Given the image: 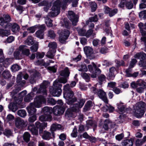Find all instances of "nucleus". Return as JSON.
<instances>
[{
  "label": "nucleus",
  "instance_id": "obj_1",
  "mask_svg": "<svg viewBox=\"0 0 146 146\" xmlns=\"http://www.w3.org/2000/svg\"><path fill=\"white\" fill-rule=\"evenodd\" d=\"M10 16L8 14H5L0 18V25L4 28L11 29L13 33L19 31L20 28L17 23H9L11 21Z\"/></svg>",
  "mask_w": 146,
  "mask_h": 146
},
{
  "label": "nucleus",
  "instance_id": "obj_2",
  "mask_svg": "<svg viewBox=\"0 0 146 146\" xmlns=\"http://www.w3.org/2000/svg\"><path fill=\"white\" fill-rule=\"evenodd\" d=\"M146 104L141 101L136 104L134 106L133 112L134 116L138 118H141L143 115L146 109Z\"/></svg>",
  "mask_w": 146,
  "mask_h": 146
},
{
  "label": "nucleus",
  "instance_id": "obj_3",
  "mask_svg": "<svg viewBox=\"0 0 146 146\" xmlns=\"http://www.w3.org/2000/svg\"><path fill=\"white\" fill-rule=\"evenodd\" d=\"M53 87L49 89V91L54 96L58 97L61 94L62 85L60 84L57 81H55L53 84Z\"/></svg>",
  "mask_w": 146,
  "mask_h": 146
},
{
  "label": "nucleus",
  "instance_id": "obj_4",
  "mask_svg": "<svg viewBox=\"0 0 146 146\" xmlns=\"http://www.w3.org/2000/svg\"><path fill=\"white\" fill-rule=\"evenodd\" d=\"M61 2L59 0L55 1L51 8L52 11L49 13L48 15L52 17L57 16L60 13Z\"/></svg>",
  "mask_w": 146,
  "mask_h": 146
},
{
  "label": "nucleus",
  "instance_id": "obj_5",
  "mask_svg": "<svg viewBox=\"0 0 146 146\" xmlns=\"http://www.w3.org/2000/svg\"><path fill=\"white\" fill-rule=\"evenodd\" d=\"M74 93L72 91L64 92V97L66 100V102L68 104H72L77 101V98L74 96Z\"/></svg>",
  "mask_w": 146,
  "mask_h": 146
},
{
  "label": "nucleus",
  "instance_id": "obj_6",
  "mask_svg": "<svg viewBox=\"0 0 146 146\" xmlns=\"http://www.w3.org/2000/svg\"><path fill=\"white\" fill-rule=\"evenodd\" d=\"M92 90L95 94H97L98 96L106 104L108 103V100L106 96V93L101 89L97 90L95 88H92Z\"/></svg>",
  "mask_w": 146,
  "mask_h": 146
},
{
  "label": "nucleus",
  "instance_id": "obj_7",
  "mask_svg": "<svg viewBox=\"0 0 146 146\" xmlns=\"http://www.w3.org/2000/svg\"><path fill=\"white\" fill-rule=\"evenodd\" d=\"M46 102V100L45 98L41 96H36L34 99L33 103H31L32 105L35 107L37 108H40L42 103H45Z\"/></svg>",
  "mask_w": 146,
  "mask_h": 146
},
{
  "label": "nucleus",
  "instance_id": "obj_8",
  "mask_svg": "<svg viewBox=\"0 0 146 146\" xmlns=\"http://www.w3.org/2000/svg\"><path fill=\"white\" fill-rule=\"evenodd\" d=\"M48 84V81H44L40 85V87L38 89L36 93H42L44 95H47V93L46 88L47 87Z\"/></svg>",
  "mask_w": 146,
  "mask_h": 146
},
{
  "label": "nucleus",
  "instance_id": "obj_9",
  "mask_svg": "<svg viewBox=\"0 0 146 146\" xmlns=\"http://www.w3.org/2000/svg\"><path fill=\"white\" fill-rule=\"evenodd\" d=\"M15 124L17 128L22 129L27 125V123L20 118L18 117L15 119Z\"/></svg>",
  "mask_w": 146,
  "mask_h": 146
},
{
  "label": "nucleus",
  "instance_id": "obj_10",
  "mask_svg": "<svg viewBox=\"0 0 146 146\" xmlns=\"http://www.w3.org/2000/svg\"><path fill=\"white\" fill-rule=\"evenodd\" d=\"M84 50L87 57L90 59L94 58V51L92 48L89 46H85L84 48Z\"/></svg>",
  "mask_w": 146,
  "mask_h": 146
},
{
  "label": "nucleus",
  "instance_id": "obj_11",
  "mask_svg": "<svg viewBox=\"0 0 146 146\" xmlns=\"http://www.w3.org/2000/svg\"><path fill=\"white\" fill-rule=\"evenodd\" d=\"M68 17L72 22V24L74 26L76 25L78 21V18L73 11H68Z\"/></svg>",
  "mask_w": 146,
  "mask_h": 146
},
{
  "label": "nucleus",
  "instance_id": "obj_12",
  "mask_svg": "<svg viewBox=\"0 0 146 146\" xmlns=\"http://www.w3.org/2000/svg\"><path fill=\"white\" fill-rule=\"evenodd\" d=\"M26 47L25 45H21L19 47V50L21 52L23 57L24 56H28L30 53V50L25 48Z\"/></svg>",
  "mask_w": 146,
  "mask_h": 146
},
{
  "label": "nucleus",
  "instance_id": "obj_13",
  "mask_svg": "<svg viewBox=\"0 0 146 146\" xmlns=\"http://www.w3.org/2000/svg\"><path fill=\"white\" fill-rule=\"evenodd\" d=\"M64 109L62 107L59 106H56L53 108V113L55 115H60L64 113Z\"/></svg>",
  "mask_w": 146,
  "mask_h": 146
},
{
  "label": "nucleus",
  "instance_id": "obj_14",
  "mask_svg": "<svg viewBox=\"0 0 146 146\" xmlns=\"http://www.w3.org/2000/svg\"><path fill=\"white\" fill-rule=\"evenodd\" d=\"M36 127L39 129V134L41 135L42 133L43 129L46 127L47 123H40L38 121H37L35 123Z\"/></svg>",
  "mask_w": 146,
  "mask_h": 146
},
{
  "label": "nucleus",
  "instance_id": "obj_15",
  "mask_svg": "<svg viewBox=\"0 0 146 146\" xmlns=\"http://www.w3.org/2000/svg\"><path fill=\"white\" fill-rule=\"evenodd\" d=\"M79 0H63L62 3L64 4L62 7L63 9H64V7H65L67 3L68 2L70 3L72 2V6L73 7H76L77 6L78 4V2Z\"/></svg>",
  "mask_w": 146,
  "mask_h": 146
},
{
  "label": "nucleus",
  "instance_id": "obj_16",
  "mask_svg": "<svg viewBox=\"0 0 146 146\" xmlns=\"http://www.w3.org/2000/svg\"><path fill=\"white\" fill-rule=\"evenodd\" d=\"M35 107L32 105V103H30L29 106L27 108V109L29 114L32 115H34L36 112V109Z\"/></svg>",
  "mask_w": 146,
  "mask_h": 146
},
{
  "label": "nucleus",
  "instance_id": "obj_17",
  "mask_svg": "<svg viewBox=\"0 0 146 146\" xmlns=\"http://www.w3.org/2000/svg\"><path fill=\"white\" fill-rule=\"evenodd\" d=\"M105 27H104V31L108 35H110L111 36L112 35V31L111 27H109V21H107L105 22Z\"/></svg>",
  "mask_w": 146,
  "mask_h": 146
},
{
  "label": "nucleus",
  "instance_id": "obj_18",
  "mask_svg": "<svg viewBox=\"0 0 146 146\" xmlns=\"http://www.w3.org/2000/svg\"><path fill=\"white\" fill-rule=\"evenodd\" d=\"M28 129L30 131L33 135H38V131L36 128L33 124H30L29 125Z\"/></svg>",
  "mask_w": 146,
  "mask_h": 146
},
{
  "label": "nucleus",
  "instance_id": "obj_19",
  "mask_svg": "<svg viewBox=\"0 0 146 146\" xmlns=\"http://www.w3.org/2000/svg\"><path fill=\"white\" fill-rule=\"evenodd\" d=\"M51 116H48L44 114L43 115L40 116L39 117V120L42 121H51Z\"/></svg>",
  "mask_w": 146,
  "mask_h": 146
},
{
  "label": "nucleus",
  "instance_id": "obj_20",
  "mask_svg": "<svg viewBox=\"0 0 146 146\" xmlns=\"http://www.w3.org/2000/svg\"><path fill=\"white\" fill-rule=\"evenodd\" d=\"M72 104H70L71 105L70 108L71 111L74 112H79L80 111V109L81 108L79 106L77 103Z\"/></svg>",
  "mask_w": 146,
  "mask_h": 146
},
{
  "label": "nucleus",
  "instance_id": "obj_21",
  "mask_svg": "<svg viewBox=\"0 0 146 146\" xmlns=\"http://www.w3.org/2000/svg\"><path fill=\"white\" fill-rule=\"evenodd\" d=\"M42 135V139L44 140H49L52 138L51 133L46 131H44Z\"/></svg>",
  "mask_w": 146,
  "mask_h": 146
},
{
  "label": "nucleus",
  "instance_id": "obj_22",
  "mask_svg": "<svg viewBox=\"0 0 146 146\" xmlns=\"http://www.w3.org/2000/svg\"><path fill=\"white\" fill-rule=\"evenodd\" d=\"M92 106V102L90 100L88 101L85 104L84 108L83 111L86 112L90 110V108Z\"/></svg>",
  "mask_w": 146,
  "mask_h": 146
},
{
  "label": "nucleus",
  "instance_id": "obj_23",
  "mask_svg": "<svg viewBox=\"0 0 146 146\" xmlns=\"http://www.w3.org/2000/svg\"><path fill=\"white\" fill-rule=\"evenodd\" d=\"M11 34L10 30H7L3 29H0V36L3 37L7 36Z\"/></svg>",
  "mask_w": 146,
  "mask_h": 146
},
{
  "label": "nucleus",
  "instance_id": "obj_24",
  "mask_svg": "<svg viewBox=\"0 0 146 146\" xmlns=\"http://www.w3.org/2000/svg\"><path fill=\"white\" fill-rule=\"evenodd\" d=\"M114 110L113 107L110 105H106L102 108V110L104 112L109 111L110 112H113Z\"/></svg>",
  "mask_w": 146,
  "mask_h": 146
},
{
  "label": "nucleus",
  "instance_id": "obj_25",
  "mask_svg": "<svg viewBox=\"0 0 146 146\" xmlns=\"http://www.w3.org/2000/svg\"><path fill=\"white\" fill-rule=\"evenodd\" d=\"M121 143L123 146H132L133 144L132 139L124 140Z\"/></svg>",
  "mask_w": 146,
  "mask_h": 146
},
{
  "label": "nucleus",
  "instance_id": "obj_26",
  "mask_svg": "<svg viewBox=\"0 0 146 146\" xmlns=\"http://www.w3.org/2000/svg\"><path fill=\"white\" fill-rule=\"evenodd\" d=\"M8 108L9 109L14 112L17 110L18 106L14 102H12L9 105Z\"/></svg>",
  "mask_w": 146,
  "mask_h": 146
},
{
  "label": "nucleus",
  "instance_id": "obj_27",
  "mask_svg": "<svg viewBox=\"0 0 146 146\" xmlns=\"http://www.w3.org/2000/svg\"><path fill=\"white\" fill-rule=\"evenodd\" d=\"M44 113L48 116H51V113L52 112V108L48 107H45L43 109Z\"/></svg>",
  "mask_w": 146,
  "mask_h": 146
},
{
  "label": "nucleus",
  "instance_id": "obj_28",
  "mask_svg": "<svg viewBox=\"0 0 146 146\" xmlns=\"http://www.w3.org/2000/svg\"><path fill=\"white\" fill-rule=\"evenodd\" d=\"M146 54L144 52H140L137 53L135 54L134 57L138 59H140L142 60H144L146 58Z\"/></svg>",
  "mask_w": 146,
  "mask_h": 146
},
{
  "label": "nucleus",
  "instance_id": "obj_29",
  "mask_svg": "<svg viewBox=\"0 0 146 146\" xmlns=\"http://www.w3.org/2000/svg\"><path fill=\"white\" fill-rule=\"evenodd\" d=\"M34 43L33 38L31 36H28L27 39L25 41V44L29 46L32 45Z\"/></svg>",
  "mask_w": 146,
  "mask_h": 146
},
{
  "label": "nucleus",
  "instance_id": "obj_30",
  "mask_svg": "<svg viewBox=\"0 0 146 146\" xmlns=\"http://www.w3.org/2000/svg\"><path fill=\"white\" fill-rule=\"evenodd\" d=\"M56 51L55 50H52L49 49L48 51L47 52L46 56L48 58L53 59L55 55Z\"/></svg>",
  "mask_w": 146,
  "mask_h": 146
},
{
  "label": "nucleus",
  "instance_id": "obj_31",
  "mask_svg": "<svg viewBox=\"0 0 146 146\" xmlns=\"http://www.w3.org/2000/svg\"><path fill=\"white\" fill-rule=\"evenodd\" d=\"M70 73L68 68L66 67L64 70L61 72L60 75L62 76L68 77L69 76Z\"/></svg>",
  "mask_w": 146,
  "mask_h": 146
},
{
  "label": "nucleus",
  "instance_id": "obj_32",
  "mask_svg": "<svg viewBox=\"0 0 146 146\" xmlns=\"http://www.w3.org/2000/svg\"><path fill=\"white\" fill-rule=\"evenodd\" d=\"M31 137L30 134L28 132H25L23 135V139L24 141L27 143Z\"/></svg>",
  "mask_w": 146,
  "mask_h": 146
},
{
  "label": "nucleus",
  "instance_id": "obj_33",
  "mask_svg": "<svg viewBox=\"0 0 146 146\" xmlns=\"http://www.w3.org/2000/svg\"><path fill=\"white\" fill-rule=\"evenodd\" d=\"M57 45L55 42H50L48 44V47H49V49L56 51Z\"/></svg>",
  "mask_w": 146,
  "mask_h": 146
},
{
  "label": "nucleus",
  "instance_id": "obj_34",
  "mask_svg": "<svg viewBox=\"0 0 146 146\" xmlns=\"http://www.w3.org/2000/svg\"><path fill=\"white\" fill-rule=\"evenodd\" d=\"M90 6L91 8L92 12H94L96 9L97 5L94 2H90L89 3Z\"/></svg>",
  "mask_w": 146,
  "mask_h": 146
},
{
  "label": "nucleus",
  "instance_id": "obj_35",
  "mask_svg": "<svg viewBox=\"0 0 146 146\" xmlns=\"http://www.w3.org/2000/svg\"><path fill=\"white\" fill-rule=\"evenodd\" d=\"M3 76L5 79H7L11 77V75L8 70H4L2 73Z\"/></svg>",
  "mask_w": 146,
  "mask_h": 146
},
{
  "label": "nucleus",
  "instance_id": "obj_36",
  "mask_svg": "<svg viewBox=\"0 0 146 146\" xmlns=\"http://www.w3.org/2000/svg\"><path fill=\"white\" fill-rule=\"evenodd\" d=\"M14 56L15 58L17 60L21 59L23 58L22 55L20 53L19 51H16L14 52Z\"/></svg>",
  "mask_w": 146,
  "mask_h": 146
},
{
  "label": "nucleus",
  "instance_id": "obj_37",
  "mask_svg": "<svg viewBox=\"0 0 146 146\" xmlns=\"http://www.w3.org/2000/svg\"><path fill=\"white\" fill-rule=\"evenodd\" d=\"M76 29L79 35L82 36H84L86 33V30L83 28H81L79 27L77 28Z\"/></svg>",
  "mask_w": 146,
  "mask_h": 146
},
{
  "label": "nucleus",
  "instance_id": "obj_38",
  "mask_svg": "<svg viewBox=\"0 0 146 146\" xmlns=\"http://www.w3.org/2000/svg\"><path fill=\"white\" fill-rule=\"evenodd\" d=\"M33 94L32 93H29L24 98V101L26 102H29L33 99Z\"/></svg>",
  "mask_w": 146,
  "mask_h": 146
},
{
  "label": "nucleus",
  "instance_id": "obj_39",
  "mask_svg": "<svg viewBox=\"0 0 146 146\" xmlns=\"http://www.w3.org/2000/svg\"><path fill=\"white\" fill-rule=\"evenodd\" d=\"M70 33L69 31L67 30H63L60 34V35H62L64 37H66V38H68Z\"/></svg>",
  "mask_w": 146,
  "mask_h": 146
},
{
  "label": "nucleus",
  "instance_id": "obj_40",
  "mask_svg": "<svg viewBox=\"0 0 146 146\" xmlns=\"http://www.w3.org/2000/svg\"><path fill=\"white\" fill-rule=\"evenodd\" d=\"M44 33L43 31L38 30L36 32L35 34L37 37L40 39H43L44 36Z\"/></svg>",
  "mask_w": 146,
  "mask_h": 146
},
{
  "label": "nucleus",
  "instance_id": "obj_41",
  "mask_svg": "<svg viewBox=\"0 0 146 146\" xmlns=\"http://www.w3.org/2000/svg\"><path fill=\"white\" fill-rule=\"evenodd\" d=\"M82 77L87 82H88L90 80V75L85 72H82L81 74Z\"/></svg>",
  "mask_w": 146,
  "mask_h": 146
},
{
  "label": "nucleus",
  "instance_id": "obj_42",
  "mask_svg": "<svg viewBox=\"0 0 146 146\" xmlns=\"http://www.w3.org/2000/svg\"><path fill=\"white\" fill-rule=\"evenodd\" d=\"M48 37L52 39H54L56 36V34L53 30H49L48 31Z\"/></svg>",
  "mask_w": 146,
  "mask_h": 146
},
{
  "label": "nucleus",
  "instance_id": "obj_43",
  "mask_svg": "<svg viewBox=\"0 0 146 146\" xmlns=\"http://www.w3.org/2000/svg\"><path fill=\"white\" fill-rule=\"evenodd\" d=\"M17 114L20 117H24L26 115L27 113L25 110H20L18 111Z\"/></svg>",
  "mask_w": 146,
  "mask_h": 146
},
{
  "label": "nucleus",
  "instance_id": "obj_44",
  "mask_svg": "<svg viewBox=\"0 0 146 146\" xmlns=\"http://www.w3.org/2000/svg\"><path fill=\"white\" fill-rule=\"evenodd\" d=\"M65 116L67 118L74 117L72 112L70 110L68 109L66 111Z\"/></svg>",
  "mask_w": 146,
  "mask_h": 146
},
{
  "label": "nucleus",
  "instance_id": "obj_45",
  "mask_svg": "<svg viewBox=\"0 0 146 146\" xmlns=\"http://www.w3.org/2000/svg\"><path fill=\"white\" fill-rule=\"evenodd\" d=\"M139 65L143 69H146V61L144 60H140L138 63Z\"/></svg>",
  "mask_w": 146,
  "mask_h": 146
},
{
  "label": "nucleus",
  "instance_id": "obj_46",
  "mask_svg": "<svg viewBox=\"0 0 146 146\" xmlns=\"http://www.w3.org/2000/svg\"><path fill=\"white\" fill-rule=\"evenodd\" d=\"M21 67L17 64L13 65L11 67V69L12 72H15L18 71L20 69Z\"/></svg>",
  "mask_w": 146,
  "mask_h": 146
},
{
  "label": "nucleus",
  "instance_id": "obj_47",
  "mask_svg": "<svg viewBox=\"0 0 146 146\" xmlns=\"http://www.w3.org/2000/svg\"><path fill=\"white\" fill-rule=\"evenodd\" d=\"M61 125L57 124H53L52 125L51 129L53 131H54L56 129H59L61 128Z\"/></svg>",
  "mask_w": 146,
  "mask_h": 146
},
{
  "label": "nucleus",
  "instance_id": "obj_48",
  "mask_svg": "<svg viewBox=\"0 0 146 146\" xmlns=\"http://www.w3.org/2000/svg\"><path fill=\"white\" fill-rule=\"evenodd\" d=\"M99 82L100 84H102L103 82H105L106 81V77L103 74H101L98 77Z\"/></svg>",
  "mask_w": 146,
  "mask_h": 146
},
{
  "label": "nucleus",
  "instance_id": "obj_49",
  "mask_svg": "<svg viewBox=\"0 0 146 146\" xmlns=\"http://www.w3.org/2000/svg\"><path fill=\"white\" fill-rule=\"evenodd\" d=\"M125 6L126 8L128 9H132L133 6V4L131 1L126 2L125 3Z\"/></svg>",
  "mask_w": 146,
  "mask_h": 146
},
{
  "label": "nucleus",
  "instance_id": "obj_50",
  "mask_svg": "<svg viewBox=\"0 0 146 146\" xmlns=\"http://www.w3.org/2000/svg\"><path fill=\"white\" fill-rule=\"evenodd\" d=\"M92 64L93 67L94 68V70H95V73L97 74V75L100 74L101 72V71L100 69L97 67L96 65L94 62H92Z\"/></svg>",
  "mask_w": 146,
  "mask_h": 146
},
{
  "label": "nucleus",
  "instance_id": "obj_51",
  "mask_svg": "<svg viewBox=\"0 0 146 146\" xmlns=\"http://www.w3.org/2000/svg\"><path fill=\"white\" fill-rule=\"evenodd\" d=\"M10 59L9 58L4 59V60L3 62V64L5 67L6 68L10 64Z\"/></svg>",
  "mask_w": 146,
  "mask_h": 146
},
{
  "label": "nucleus",
  "instance_id": "obj_52",
  "mask_svg": "<svg viewBox=\"0 0 146 146\" xmlns=\"http://www.w3.org/2000/svg\"><path fill=\"white\" fill-rule=\"evenodd\" d=\"M80 68L78 70L80 71H87L88 70V68L86 65L85 64H82L80 66Z\"/></svg>",
  "mask_w": 146,
  "mask_h": 146
},
{
  "label": "nucleus",
  "instance_id": "obj_53",
  "mask_svg": "<svg viewBox=\"0 0 146 146\" xmlns=\"http://www.w3.org/2000/svg\"><path fill=\"white\" fill-rule=\"evenodd\" d=\"M86 125L88 127H89L90 126L95 127L96 126V125L92 120H90L87 121Z\"/></svg>",
  "mask_w": 146,
  "mask_h": 146
},
{
  "label": "nucleus",
  "instance_id": "obj_54",
  "mask_svg": "<svg viewBox=\"0 0 146 146\" xmlns=\"http://www.w3.org/2000/svg\"><path fill=\"white\" fill-rule=\"evenodd\" d=\"M38 48V44H35L31 47L30 49L32 52H34L37 51Z\"/></svg>",
  "mask_w": 146,
  "mask_h": 146
},
{
  "label": "nucleus",
  "instance_id": "obj_55",
  "mask_svg": "<svg viewBox=\"0 0 146 146\" xmlns=\"http://www.w3.org/2000/svg\"><path fill=\"white\" fill-rule=\"evenodd\" d=\"M85 100L84 99H80L78 101L77 104L81 108L82 107L85 102Z\"/></svg>",
  "mask_w": 146,
  "mask_h": 146
},
{
  "label": "nucleus",
  "instance_id": "obj_56",
  "mask_svg": "<svg viewBox=\"0 0 146 146\" xmlns=\"http://www.w3.org/2000/svg\"><path fill=\"white\" fill-rule=\"evenodd\" d=\"M117 12V10L116 9H111L109 14V15L110 17H112L116 14Z\"/></svg>",
  "mask_w": 146,
  "mask_h": 146
},
{
  "label": "nucleus",
  "instance_id": "obj_57",
  "mask_svg": "<svg viewBox=\"0 0 146 146\" xmlns=\"http://www.w3.org/2000/svg\"><path fill=\"white\" fill-rule=\"evenodd\" d=\"M67 39L66 37L63 36L62 35H59V40L60 42L62 44L65 43Z\"/></svg>",
  "mask_w": 146,
  "mask_h": 146
},
{
  "label": "nucleus",
  "instance_id": "obj_58",
  "mask_svg": "<svg viewBox=\"0 0 146 146\" xmlns=\"http://www.w3.org/2000/svg\"><path fill=\"white\" fill-rule=\"evenodd\" d=\"M55 81H57L60 84H61V83L65 84L67 82V80L66 78L64 77H62L60 78L58 80H56Z\"/></svg>",
  "mask_w": 146,
  "mask_h": 146
},
{
  "label": "nucleus",
  "instance_id": "obj_59",
  "mask_svg": "<svg viewBox=\"0 0 146 146\" xmlns=\"http://www.w3.org/2000/svg\"><path fill=\"white\" fill-rule=\"evenodd\" d=\"M93 32V31L91 29H89L87 32L86 31L84 36H86L87 38H89L92 34Z\"/></svg>",
  "mask_w": 146,
  "mask_h": 146
},
{
  "label": "nucleus",
  "instance_id": "obj_60",
  "mask_svg": "<svg viewBox=\"0 0 146 146\" xmlns=\"http://www.w3.org/2000/svg\"><path fill=\"white\" fill-rule=\"evenodd\" d=\"M131 68L129 67V68L126 69L125 71L126 73V76L127 77H131L132 76V70L131 69Z\"/></svg>",
  "mask_w": 146,
  "mask_h": 146
},
{
  "label": "nucleus",
  "instance_id": "obj_61",
  "mask_svg": "<svg viewBox=\"0 0 146 146\" xmlns=\"http://www.w3.org/2000/svg\"><path fill=\"white\" fill-rule=\"evenodd\" d=\"M98 20V18L97 15H95L94 16L89 18V21L91 22H97Z\"/></svg>",
  "mask_w": 146,
  "mask_h": 146
},
{
  "label": "nucleus",
  "instance_id": "obj_62",
  "mask_svg": "<svg viewBox=\"0 0 146 146\" xmlns=\"http://www.w3.org/2000/svg\"><path fill=\"white\" fill-rule=\"evenodd\" d=\"M36 119V116L35 115L30 117L28 119V121L30 123H33Z\"/></svg>",
  "mask_w": 146,
  "mask_h": 146
},
{
  "label": "nucleus",
  "instance_id": "obj_63",
  "mask_svg": "<svg viewBox=\"0 0 146 146\" xmlns=\"http://www.w3.org/2000/svg\"><path fill=\"white\" fill-rule=\"evenodd\" d=\"M3 133L4 135L7 136H10L11 135L12 133V131L10 129H5L3 132Z\"/></svg>",
  "mask_w": 146,
  "mask_h": 146
},
{
  "label": "nucleus",
  "instance_id": "obj_64",
  "mask_svg": "<svg viewBox=\"0 0 146 146\" xmlns=\"http://www.w3.org/2000/svg\"><path fill=\"white\" fill-rule=\"evenodd\" d=\"M77 128L75 127L71 133V136L72 137H76L77 136Z\"/></svg>",
  "mask_w": 146,
  "mask_h": 146
}]
</instances>
